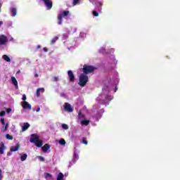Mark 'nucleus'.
Listing matches in <instances>:
<instances>
[{"mask_svg": "<svg viewBox=\"0 0 180 180\" xmlns=\"http://www.w3.org/2000/svg\"><path fill=\"white\" fill-rule=\"evenodd\" d=\"M53 82H57V81H58V77H54L53 79Z\"/></svg>", "mask_w": 180, "mask_h": 180, "instance_id": "obj_33", "label": "nucleus"}, {"mask_svg": "<svg viewBox=\"0 0 180 180\" xmlns=\"http://www.w3.org/2000/svg\"><path fill=\"white\" fill-rule=\"evenodd\" d=\"M114 91H115V92H116V91H117V88L115 87V88L114 89Z\"/></svg>", "mask_w": 180, "mask_h": 180, "instance_id": "obj_42", "label": "nucleus"}, {"mask_svg": "<svg viewBox=\"0 0 180 180\" xmlns=\"http://www.w3.org/2000/svg\"><path fill=\"white\" fill-rule=\"evenodd\" d=\"M39 136L37 134H31V139H30V143H33L34 144L39 140Z\"/></svg>", "mask_w": 180, "mask_h": 180, "instance_id": "obj_8", "label": "nucleus"}, {"mask_svg": "<svg viewBox=\"0 0 180 180\" xmlns=\"http://www.w3.org/2000/svg\"><path fill=\"white\" fill-rule=\"evenodd\" d=\"M79 4V0H73L72 5L73 6H75V5H78Z\"/></svg>", "mask_w": 180, "mask_h": 180, "instance_id": "obj_27", "label": "nucleus"}, {"mask_svg": "<svg viewBox=\"0 0 180 180\" xmlns=\"http://www.w3.org/2000/svg\"><path fill=\"white\" fill-rule=\"evenodd\" d=\"M78 158H79V156H78V154L77 153H74V156L72 159V162H77L78 161Z\"/></svg>", "mask_w": 180, "mask_h": 180, "instance_id": "obj_16", "label": "nucleus"}, {"mask_svg": "<svg viewBox=\"0 0 180 180\" xmlns=\"http://www.w3.org/2000/svg\"><path fill=\"white\" fill-rule=\"evenodd\" d=\"M11 82H12V84L14 85L15 89H18L19 86H18V80L15 77H11Z\"/></svg>", "mask_w": 180, "mask_h": 180, "instance_id": "obj_11", "label": "nucleus"}, {"mask_svg": "<svg viewBox=\"0 0 180 180\" xmlns=\"http://www.w3.org/2000/svg\"><path fill=\"white\" fill-rule=\"evenodd\" d=\"M37 96L39 98L40 96V89H37Z\"/></svg>", "mask_w": 180, "mask_h": 180, "instance_id": "obj_30", "label": "nucleus"}, {"mask_svg": "<svg viewBox=\"0 0 180 180\" xmlns=\"http://www.w3.org/2000/svg\"><path fill=\"white\" fill-rule=\"evenodd\" d=\"M34 144L39 148L43 147V141L38 139Z\"/></svg>", "mask_w": 180, "mask_h": 180, "instance_id": "obj_14", "label": "nucleus"}, {"mask_svg": "<svg viewBox=\"0 0 180 180\" xmlns=\"http://www.w3.org/2000/svg\"><path fill=\"white\" fill-rule=\"evenodd\" d=\"M68 75L69 77V81H70V82H75V75H74L72 70H68Z\"/></svg>", "mask_w": 180, "mask_h": 180, "instance_id": "obj_5", "label": "nucleus"}, {"mask_svg": "<svg viewBox=\"0 0 180 180\" xmlns=\"http://www.w3.org/2000/svg\"><path fill=\"white\" fill-rule=\"evenodd\" d=\"M43 50L45 53H47V51H49V49L46 47L43 48Z\"/></svg>", "mask_w": 180, "mask_h": 180, "instance_id": "obj_36", "label": "nucleus"}, {"mask_svg": "<svg viewBox=\"0 0 180 180\" xmlns=\"http://www.w3.org/2000/svg\"><path fill=\"white\" fill-rule=\"evenodd\" d=\"M96 68L92 65H84L82 71L83 74L85 75H88V74H91V72H94Z\"/></svg>", "mask_w": 180, "mask_h": 180, "instance_id": "obj_2", "label": "nucleus"}, {"mask_svg": "<svg viewBox=\"0 0 180 180\" xmlns=\"http://www.w3.org/2000/svg\"><path fill=\"white\" fill-rule=\"evenodd\" d=\"M8 43V37L4 34L0 35V46H4Z\"/></svg>", "mask_w": 180, "mask_h": 180, "instance_id": "obj_4", "label": "nucleus"}, {"mask_svg": "<svg viewBox=\"0 0 180 180\" xmlns=\"http://www.w3.org/2000/svg\"><path fill=\"white\" fill-rule=\"evenodd\" d=\"M27 158V154L26 153L22 154L20 157L21 161H26Z\"/></svg>", "mask_w": 180, "mask_h": 180, "instance_id": "obj_20", "label": "nucleus"}, {"mask_svg": "<svg viewBox=\"0 0 180 180\" xmlns=\"http://www.w3.org/2000/svg\"><path fill=\"white\" fill-rule=\"evenodd\" d=\"M88 81H89V77H88V75L82 73L79 77L78 85H79V86H85Z\"/></svg>", "mask_w": 180, "mask_h": 180, "instance_id": "obj_1", "label": "nucleus"}, {"mask_svg": "<svg viewBox=\"0 0 180 180\" xmlns=\"http://www.w3.org/2000/svg\"><path fill=\"white\" fill-rule=\"evenodd\" d=\"M20 148V145L16 144L15 146H12L11 148L10 149V151L13 152V151H18Z\"/></svg>", "mask_w": 180, "mask_h": 180, "instance_id": "obj_15", "label": "nucleus"}, {"mask_svg": "<svg viewBox=\"0 0 180 180\" xmlns=\"http://www.w3.org/2000/svg\"><path fill=\"white\" fill-rule=\"evenodd\" d=\"M6 112H7L8 114H9L12 112V109L11 108H7Z\"/></svg>", "mask_w": 180, "mask_h": 180, "instance_id": "obj_35", "label": "nucleus"}, {"mask_svg": "<svg viewBox=\"0 0 180 180\" xmlns=\"http://www.w3.org/2000/svg\"><path fill=\"white\" fill-rule=\"evenodd\" d=\"M26 99H27L26 94H23L22 95V101H24V102H26Z\"/></svg>", "mask_w": 180, "mask_h": 180, "instance_id": "obj_34", "label": "nucleus"}, {"mask_svg": "<svg viewBox=\"0 0 180 180\" xmlns=\"http://www.w3.org/2000/svg\"><path fill=\"white\" fill-rule=\"evenodd\" d=\"M69 13V11H63L62 13H60L58 17V25H61L63 23V18H64V16H68Z\"/></svg>", "mask_w": 180, "mask_h": 180, "instance_id": "obj_3", "label": "nucleus"}, {"mask_svg": "<svg viewBox=\"0 0 180 180\" xmlns=\"http://www.w3.org/2000/svg\"><path fill=\"white\" fill-rule=\"evenodd\" d=\"M44 176L47 179V178H53V175L50 173H44Z\"/></svg>", "mask_w": 180, "mask_h": 180, "instance_id": "obj_23", "label": "nucleus"}, {"mask_svg": "<svg viewBox=\"0 0 180 180\" xmlns=\"http://www.w3.org/2000/svg\"><path fill=\"white\" fill-rule=\"evenodd\" d=\"M34 77H35V78H37V77H39V75L38 74H35Z\"/></svg>", "mask_w": 180, "mask_h": 180, "instance_id": "obj_39", "label": "nucleus"}, {"mask_svg": "<svg viewBox=\"0 0 180 180\" xmlns=\"http://www.w3.org/2000/svg\"><path fill=\"white\" fill-rule=\"evenodd\" d=\"M0 122L2 124V126H4V132L8 130V127H9V124H5V118H1L0 120Z\"/></svg>", "mask_w": 180, "mask_h": 180, "instance_id": "obj_9", "label": "nucleus"}, {"mask_svg": "<svg viewBox=\"0 0 180 180\" xmlns=\"http://www.w3.org/2000/svg\"><path fill=\"white\" fill-rule=\"evenodd\" d=\"M64 109L66 112H74V108H72L71 106V104H70L69 103H65Z\"/></svg>", "mask_w": 180, "mask_h": 180, "instance_id": "obj_6", "label": "nucleus"}, {"mask_svg": "<svg viewBox=\"0 0 180 180\" xmlns=\"http://www.w3.org/2000/svg\"><path fill=\"white\" fill-rule=\"evenodd\" d=\"M6 149V148L5 147V143H4V142H1L0 143V155L4 154Z\"/></svg>", "mask_w": 180, "mask_h": 180, "instance_id": "obj_12", "label": "nucleus"}, {"mask_svg": "<svg viewBox=\"0 0 180 180\" xmlns=\"http://www.w3.org/2000/svg\"><path fill=\"white\" fill-rule=\"evenodd\" d=\"M2 178H4V176L2 175V169H0V180H2Z\"/></svg>", "mask_w": 180, "mask_h": 180, "instance_id": "obj_32", "label": "nucleus"}, {"mask_svg": "<svg viewBox=\"0 0 180 180\" xmlns=\"http://www.w3.org/2000/svg\"><path fill=\"white\" fill-rule=\"evenodd\" d=\"M6 114V112L5 111H1L0 112V116H4Z\"/></svg>", "mask_w": 180, "mask_h": 180, "instance_id": "obj_31", "label": "nucleus"}, {"mask_svg": "<svg viewBox=\"0 0 180 180\" xmlns=\"http://www.w3.org/2000/svg\"><path fill=\"white\" fill-rule=\"evenodd\" d=\"M29 127H30V124L27 122H25L21 130H22V131H26V130H27V129H29Z\"/></svg>", "mask_w": 180, "mask_h": 180, "instance_id": "obj_13", "label": "nucleus"}, {"mask_svg": "<svg viewBox=\"0 0 180 180\" xmlns=\"http://www.w3.org/2000/svg\"><path fill=\"white\" fill-rule=\"evenodd\" d=\"M93 16H95L96 18L99 16V13L96 11H93Z\"/></svg>", "mask_w": 180, "mask_h": 180, "instance_id": "obj_28", "label": "nucleus"}, {"mask_svg": "<svg viewBox=\"0 0 180 180\" xmlns=\"http://www.w3.org/2000/svg\"><path fill=\"white\" fill-rule=\"evenodd\" d=\"M11 13L13 14L12 15V16H16V15H17V10H16V8H12L11 9Z\"/></svg>", "mask_w": 180, "mask_h": 180, "instance_id": "obj_19", "label": "nucleus"}, {"mask_svg": "<svg viewBox=\"0 0 180 180\" xmlns=\"http://www.w3.org/2000/svg\"><path fill=\"white\" fill-rule=\"evenodd\" d=\"M22 109H27L28 110H32V105L28 103L27 101H23L21 103Z\"/></svg>", "mask_w": 180, "mask_h": 180, "instance_id": "obj_7", "label": "nucleus"}, {"mask_svg": "<svg viewBox=\"0 0 180 180\" xmlns=\"http://www.w3.org/2000/svg\"><path fill=\"white\" fill-rule=\"evenodd\" d=\"M1 7H2V4H0V9H1Z\"/></svg>", "mask_w": 180, "mask_h": 180, "instance_id": "obj_44", "label": "nucleus"}, {"mask_svg": "<svg viewBox=\"0 0 180 180\" xmlns=\"http://www.w3.org/2000/svg\"><path fill=\"white\" fill-rule=\"evenodd\" d=\"M81 124L82 126H88V124H89V120H84L81 121Z\"/></svg>", "mask_w": 180, "mask_h": 180, "instance_id": "obj_17", "label": "nucleus"}, {"mask_svg": "<svg viewBox=\"0 0 180 180\" xmlns=\"http://www.w3.org/2000/svg\"><path fill=\"white\" fill-rule=\"evenodd\" d=\"M62 129H63L64 130H68V125L66 124H63Z\"/></svg>", "mask_w": 180, "mask_h": 180, "instance_id": "obj_26", "label": "nucleus"}, {"mask_svg": "<svg viewBox=\"0 0 180 180\" xmlns=\"http://www.w3.org/2000/svg\"><path fill=\"white\" fill-rule=\"evenodd\" d=\"M7 155H8V156L12 155V151L10 150V152H8V153H7Z\"/></svg>", "mask_w": 180, "mask_h": 180, "instance_id": "obj_38", "label": "nucleus"}, {"mask_svg": "<svg viewBox=\"0 0 180 180\" xmlns=\"http://www.w3.org/2000/svg\"><path fill=\"white\" fill-rule=\"evenodd\" d=\"M82 143H83V144H85V146H88V141H86V138L83 137Z\"/></svg>", "mask_w": 180, "mask_h": 180, "instance_id": "obj_25", "label": "nucleus"}, {"mask_svg": "<svg viewBox=\"0 0 180 180\" xmlns=\"http://www.w3.org/2000/svg\"><path fill=\"white\" fill-rule=\"evenodd\" d=\"M39 92H44V88H39Z\"/></svg>", "mask_w": 180, "mask_h": 180, "instance_id": "obj_37", "label": "nucleus"}, {"mask_svg": "<svg viewBox=\"0 0 180 180\" xmlns=\"http://www.w3.org/2000/svg\"><path fill=\"white\" fill-rule=\"evenodd\" d=\"M6 138L7 140H13V136H11L9 134H6Z\"/></svg>", "mask_w": 180, "mask_h": 180, "instance_id": "obj_24", "label": "nucleus"}, {"mask_svg": "<svg viewBox=\"0 0 180 180\" xmlns=\"http://www.w3.org/2000/svg\"><path fill=\"white\" fill-rule=\"evenodd\" d=\"M38 158L40 161H42V162H44L45 159L44 158H43V156H39Z\"/></svg>", "mask_w": 180, "mask_h": 180, "instance_id": "obj_29", "label": "nucleus"}, {"mask_svg": "<svg viewBox=\"0 0 180 180\" xmlns=\"http://www.w3.org/2000/svg\"><path fill=\"white\" fill-rule=\"evenodd\" d=\"M3 59L5 61H7V63H11V58H9V56H8V55H4L3 56Z\"/></svg>", "mask_w": 180, "mask_h": 180, "instance_id": "obj_18", "label": "nucleus"}, {"mask_svg": "<svg viewBox=\"0 0 180 180\" xmlns=\"http://www.w3.org/2000/svg\"><path fill=\"white\" fill-rule=\"evenodd\" d=\"M67 142H65V140L64 139H60L59 140V144H60V146H65Z\"/></svg>", "mask_w": 180, "mask_h": 180, "instance_id": "obj_21", "label": "nucleus"}, {"mask_svg": "<svg viewBox=\"0 0 180 180\" xmlns=\"http://www.w3.org/2000/svg\"><path fill=\"white\" fill-rule=\"evenodd\" d=\"M41 46H40V45H37V49H41Z\"/></svg>", "mask_w": 180, "mask_h": 180, "instance_id": "obj_41", "label": "nucleus"}, {"mask_svg": "<svg viewBox=\"0 0 180 180\" xmlns=\"http://www.w3.org/2000/svg\"><path fill=\"white\" fill-rule=\"evenodd\" d=\"M57 40H58V37H53L51 41V44H54Z\"/></svg>", "mask_w": 180, "mask_h": 180, "instance_id": "obj_22", "label": "nucleus"}, {"mask_svg": "<svg viewBox=\"0 0 180 180\" xmlns=\"http://www.w3.org/2000/svg\"><path fill=\"white\" fill-rule=\"evenodd\" d=\"M51 148V146L49 144V143H46L43 147H42V151L43 153H47L49 151V150H50V148Z\"/></svg>", "mask_w": 180, "mask_h": 180, "instance_id": "obj_10", "label": "nucleus"}, {"mask_svg": "<svg viewBox=\"0 0 180 180\" xmlns=\"http://www.w3.org/2000/svg\"><path fill=\"white\" fill-rule=\"evenodd\" d=\"M3 23L4 22L2 21H0V27L2 26Z\"/></svg>", "mask_w": 180, "mask_h": 180, "instance_id": "obj_40", "label": "nucleus"}, {"mask_svg": "<svg viewBox=\"0 0 180 180\" xmlns=\"http://www.w3.org/2000/svg\"><path fill=\"white\" fill-rule=\"evenodd\" d=\"M37 112H40V108H37Z\"/></svg>", "mask_w": 180, "mask_h": 180, "instance_id": "obj_43", "label": "nucleus"}]
</instances>
